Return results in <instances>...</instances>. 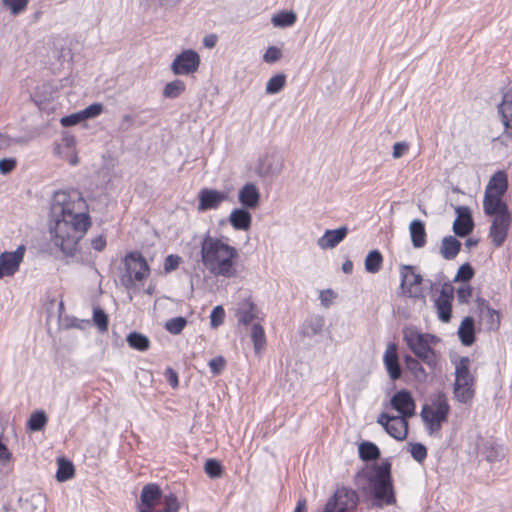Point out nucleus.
<instances>
[{"label": "nucleus", "mask_w": 512, "mask_h": 512, "mask_svg": "<svg viewBox=\"0 0 512 512\" xmlns=\"http://www.w3.org/2000/svg\"><path fill=\"white\" fill-rule=\"evenodd\" d=\"M410 144L406 141L396 142L393 145L392 158L399 159L403 157L409 150Z\"/></svg>", "instance_id": "55"}, {"label": "nucleus", "mask_w": 512, "mask_h": 512, "mask_svg": "<svg viewBox=\"0 0 512 512\" xmlns=\"http://www.w3.org/2000/svg\"><path fill=\"white\" fill-rule=\"evenodd\" d=\"M460 247L461 244L455 237L448 236L442 240L440 253L444 259L451 260L457 256Z\"/></svg>", "instance_id": "28"}, {"label": "nucleus", "mask_w": 512, "mask_h": 512, "mask_svg": "<svg viewBox=\"0 0 512 512\" xmlns=\"http://www.w3.org/2000/svg\"><path fill=\"white\" fill-rule=\"evenodd\" d=\"M408 419L403 416H394L388 413H381L377 417V423L395 440L403 441L408 435Z\"/></svg>", "instance_id": "9"}, {"label": "nucleus", "mask_w": 512, "mask_h": 512, "mask_svg": "<svg viewBox=\"0 0 512 512\" xmlns=\"http://www.w3.org/2000/svg\"><path fill=\"white\" fill-rule=\"evenodd\" d=\"M473 275H474L473 268L471 267L470 264L465 263V264L461 265L460 268L458 269V272L456 274L454 281L467 282L473 277Z\"/></svg>", "instance_id": "49"}, {"label": "nucleus", "mask_w": 512, "mask_h": 512, "mask_svg": "<svg viewBox=\"0 0 512 512\" xmlns=\"http://www.w3.org/2000/svg\"><path fill=\"white\" fill-rule=\"evenodd\" d=\"M32 501L35 503V508L39 507V511L38 512H44L45 511V508H44V497L42 495H40V494L33 495L32 496Z\"/></svg>", "instance_id": "64"}, {"label": "nucleus", "mask_w": 512, "mask_h": 512, "mask_svg": "<svg viewBox=\"0 0 512 512\" xmlns=\"http://www.w3.org/2000/svg\"><path fill=\"white\" fill-rule=\"evenodd\" d=\"M210 370L214 376L219 375L226 366V361L222 356L212 358L208 363Z\"/></svg>", "instance_id": "54"}, {"label": "nucleus", "mask_w": 512, "mask_h": 512, "mask_svg": "<svg viewBox=\"0 0 512 512\" xmlns=\"http://www.w3.org/2000/svg\"><path fill=\"white\" fill-rule=\"evenodd\" d=\"M282 57V51L276 46H270L263 55V60L266 63L272 64L277 62Z\"/></svg>", "instance_id": "52"}, {"label": "nucleus", "mask_w": 512, "mask_h": 512, "mask_svg": "<svg viewBox=\"0 0 512 512\" xmlns=\"http://www.w3.org/2000/svg\"><path fill=\"white\" fill-rule=\"evenodd\" d=\"M225 317V311L221 305L213 308L210 315V324L213 328H217L223 324Z\"/></svg>", "instance_id": "48"}, {"label": "nucleus", "mask_w": 512, "mask_h": 512, "mask_svg": "<svg viewBox=\"0 0 512 512\" xmlns=\"http://www.w3.org/2000/svg\"><path fill=\"white\" fill-rule=\"evenodd\" d=\"M165 375L167 377V381L169 382V384L173 388H176L178 386V375H177V373L173 369L167 368L166 371H165Z\"/></svg>", "instance_id": "62"}, {"label": "nucleus", "mask_w": 512, "mask_h": 512, "mask_svg": "<svg viewBox=\"0 0 512 512\" xmlns=\"http://www.w3.org/2000/svg\"><path fill=\"white\" fill-rule=\"evenodd\" d=\"M126 341L131 348L141 352L147 351L150 348L149 338L138 332L129 333Z\"/></svg>", "instance_id": "30"}, {"label": "nucleus", "mask_w": 512, "mask_h": 512, "mask_svg": "<svg viewBox=\"0 0 512 512\" xmlns=\"http://www.w3.org/2000/svg\"><path fill=\"white\" fill-rule=\"evenodd\" d=\"M63 145L71 152V155L66 158V160L71 164L72 166H75L78 164L79 159L77 156V153L75 151L76 146V139L74 136H65L62 140Z\"/></svg>", "instance_id": "44"}, {"label": "nucleus", "mask_w": 512, "mask_h": 512, "mask_svg": "<svg viewBox=\"0 0 512 512\" xmlns=\"http://www.w3.org/2000/svg\"><path fill=\"white\" fill-rule=\"evenodd\" d=\"M508 188L507 174L504 171L496 172L489 180L484 194L503 196Z\"/></svg>", "instance_id": "25"}, {"label": "nucleus", "mask_w": 512, "mask_h": 512, "mask_svg": "<svg viewBox=\"0 0 512 512\" xmlns=\"http://www.w3.org/2000/svg\"><path fill=\"white\" fill-rule=\"evenodd\" d=\"M52 243L66 255H72L91 226L87 203L76 189L55 192L51 204Z\"/></svg>", "instance_id": "1"}, {"label": "nucleus", "mask_w": 512, "mask_h": 512, "mask_svg": "<svg viewBox=\"0 0 512 512\" xmlns=\"http://www.w3.org/2000/svg\"><path fill=\"white\" fill-rule=\"evenodd\" d=\"M408 451L418 463H422L427 457V448L421 443H409Z\"/></svg>", "instance_id": "43"}, {"label": "nucleus", "mask_w": 512, "mask_h": 512, "mask_svg": "<svg viewBox=\"0 0 512 512\" xmlns=\"http://www.w3.org/2000/svg\"><path fill=\"white\" fill-rule=\"evenodd\" d=\"M457 218L453 223V231L460 237L467 236L474 227L470 209L466 206L456 208Z\"/></svg>", "instance_id": "18"}, {"label": "nucleus", "mask_w": 512, "mask_h": 512, "mask_svg": "<svg viewBox=\"0 0 512 512\" xmlns=\"http://www.w3.org/2000/svg\"><path fill=\"white\" fill-rule=\"evenodd\" d=\"M334 297H335L334 293L330 289L321 291L320 295H319L321 303L326 308H328L332 304V301H333Z\"/></svg>", "instance_id": "61"}, {"label": "nucleus", "mask_w": 512, "mask_h": 512, "mask_svg": "<svg viewBox=\"0 0 512 512\" xmlns=\"http://www.w3.org/2000/svg\"><path fill=\"white\" fill-rule=\"evenodd\" d=\"M2 5L12 16H18L27 10L30 0H1Z\"/></svg>", "instance_id": "35"}, {"label": "nucleus", "mask_w": 512, "mask_h": 512, "mask_svg": "<svg viewBox=\"0 0 512 512\" xmlns=\"http://www.w3.org/2000/svg\"><path fill=\"white\" fill-rule=\"evenodd\" d=\"M107 244L106 237L103 234L97 235L91 239V247L97 252L105 249Z\"/></svg>", "instance_id": "59"}, {"label": "nucleus", "mask_w": 512, "mask_h": 512, "mask_svg": "<svg viewBox=\"0 0 512 512\" xmlns=\"http://www.w3.org/2000/svg\"><path fill=\"white\" fill-rule=\"evenodd\" d=\"M503 196H495L484 194L483 197V210L487 216H495L502 214H509L507 204L502 199Z\"/></svg>", "instance_id": "24"}, {"label": "nucleus", "mask_w": 512, "mask_h": 512, "mask_svg": "<svg viewBox=\"0 0 512 512\" xmlns=\"http://www.w3.org/2000/svg\"><path fill=\"white\" fill-rule=\"evenodd\" d=\"M74 476V466L71 462L60 459L58 461V469L56 479L59 482H65Z\"/></svg>", "instance_id": "37"}, {"label": "nucleus", "mask_w": 512, "mask_h": 512, "mask_svg": "<svg viewBox=\"0 0 512 512\" xmlns=\"http://www.w3.org/2000/svg\"><path fill=\"white\" fill-rule=\"evenodd\" d=\"M47 416L43 411H37L31 414L28 420V428L31 431H40L47 423Z\"/></svg>", "instance_id": "40"}, {"label": "nucleus", "mask_w": 512, "mask_h": 512, "mask_svg": "<svg viewBox=\"0 0 512 512\" xmlns=\"http://www.w3.org/2000/svg\"><path fill=\"white\" fill-rule=\"evenodd\" d=\"M238 201L242 205L243 208H246V209L256 208L260 202V192H259L258 187L252 182H248V183L244 184L239 189Z\"/></svg>", "instance_id": "20"}, {"label": "nucleus", "mask_w": 512, "mask_h": 512, "mask_svg": "<svg viewBox=\"0 0 512 512\" xmlns=\"http://www.w3.org/2000/svg\"><path fill=\"white\" fill-rule=\"evenodd\" d=\"M383 258L378 250L370 251L364 262L365 270L368 273H377L381 269Z\"/></svg>", "instance_id": "33"}, {"label": "nucleus", "mask_w": 512, "mask_h": 512, "mask_svg": "<svg viewBox=\"0 0 512 512\" xmlns=\"http://www.w3.org/2000/svg\"><path fill=\"white\" fill-rule=\"evenodd\" d=\"M251 339L256 353H259L266 344L264 329L259 324H254L251 330Z\"/></svg>", "instance_id": "39"}, {"label": "nucleus", "mask_w": 512, "mask_h": 512, "mask_svg": "<svg viewBox=\"0 0 512 512\" xmlns=\"http://www.w3.org/2000/svg\"><path fill=\"white\" fill-rule=\"evenodd\" d=\"M354 483L363 492L372 493L378 501L385 504L395 501L389 463L366 466L355 475Z\"/></svg>", "instance_id": "3"}, {"label": "nucleus", "mask_w": 512, "mask_h": 512, "mask_svg": "<svg viewBox=\"0 0 512 512\" xmlns=\"http://www.w3.org/2000/svg\"><path fill=\"white\" fill-rule=\"evenodd\" d=\"M472 296V288L468 284H464L457 289V297L460 302L466 303Z\"/></svg>", "instance_id": "58"}, {"label": "nucleus", "mask_w": 512, "mask_h": 512, "mask_svg": "<svg viewBox=\"0 0 512 512\" xmlns=\"http://www.w3.org/2000/svg\"><path fill=\"white\" fill-rule=\"evenodd\" d=\"M452 293L446 289H442L439 296L435 299V308L439 320L447 323L451 319L452 312Z\"/></svg>", "instance_id": "22"}, {"label": "nucleus", "mask_w": 512, "mask_h": 512, "mask_svg": "<svg viewBox=\"0 0 512 512\" xmlns=\"http://www.w3.org/2000/svg\"><path fill=\"white\" fill-rule=\"evenodd\" d=\"M449 414L450 405L447 396L442 392L432 394L419 414L428 436L441 438V430L448 421Z\"/></svg>", "instance_id": "4"}, {"label": "nucleus", "mask_w": 512, "mask_h": 512, "mask_svg": "<svg viewBox=\"0 0 512 512\" xmlns=\"http://www.w3.org/2000/svg\"><path fill=\"white\" fill-rule=\"evenodd\" d=\"M489 237L495 247H500L505 242L512 222V215L502 214L491 217Z\"/></svg>", "instance_id": "13"}, {"label": "nucleus", "mask_w": 512, "mask_h": 512, "mask_svg": "<svg viewBox=\"0 0 512 512\" xmlns=\"http://www.w3.org/2000/svg\"><path fill=\"white\" fill-rule=\"evenodd\" d=\"M390 406L398 412L399 416L411 418L415 415L416 404L407 390L397 391L390 399Z\"/></svg>", "instance_id": "16"}, {"label": "nucleus", "mask_w": 512, "mask_h": 512, "mask_svg": "<svg viewBox=\"0 0 512 512\" xmlns=\"http://www.w3.org/2000/svg\"><path fill=\"white\" fill-rule=\"evenodd\" d=\"M296 14L293 11H283L273 15L271 22L275 27H290L296 22Z\"/></svg>", "instance_id": "34"}, {"label": "nucleus", "mask_w": 512, "mask_h": 512, "mask_svg": "<svg viewBox=\"0 0 512 512\" xmlns=\"http://www.w3.org/2000/svg\"><path fill=\"white\" fill-rule=\"evenodd\" d=\"M348 234V227L341 226L334 230H326L317 240V245L323 250L333 249L342 242Z\"/></svg>", "instance_id": "21"}, {"label": "nucleus", "mask_w": 512, "mask_h": 512, "mask_svg": "<svg viewBox=\"0 0 512 512\" xmlns=\"http://www.w3.org/2000/svg\"><path fill=\"white\" fill-rule=\"evenodd\" d=\"M26 246L19 245L14 251H5L0 254V279L13 276L23 262Z\"/></svg>", "instance_id": "11"}, {"label": "nucleus", "mask_w": 512, "mask_h": 512, "mask_svg": "<svg viewBox=\"0 0 512 512\" xmlns=\"http://www.w3.org/2000/svg\"><path fill=\"white\" fill-rule=\"evenodd\" d=\"M3 434L0 433V466H6L13 458L12 452L2 440Z\"/></svg>", "instance_id": "51"}, {"label": "nucleus", "mask_w": 512, "mask_h": 512, "mask_svg": "<svg viewBox=\"0 0 512 512\" xmlns=\"http://www.w3.org/2000/svg\"><path fill=\"white\" fill-rule=\"evenodd\" d=\"M255 305L250 299H244L238 304L236 317L240 323L248 324L255 318Z\"/></svg>", "instance_id": "27"}, {"label": "nucleus", "mask_w": 512, "mask_h": 512, "mask_svg": "<svg viewBox=\"0 0 512 512\" xmlns=\"http://www.w3.org/2000/svg\"><path fill=\"white\" fill-rule=\"evenodd\" d=\"M85 120L92 119L99 116L103 112V105L101 103H93L81 110Z\"/></svg>", "instance_id": "50"}, {"label": "nucleus", "mask_w": 512, "mask_h": 512, "mask_svg": "<svg viewBox=\"0 0 512 512\" xmlns=\"http://www.w3.org/2000/svg\"><path fill=\"white\" fill-rule=\"evenodd\" d=\"M383 364L389 378L392 381L398 380L402 375L397 346L395 343H389L383 354Z\"/></svg>", "instance_id": "17"}, {"label": "nucleus", "mask_w": 512, "mask_h": 512, "mask_svg": "<svg viewBox=\"0 0 512 512\" xmlns=\"http://www.w3.org/2000/svg\"><path fill=\"white\" fill-rule=\"evenodd\" d=\"M461 342L469 346L474 342V321L471 317H465L458 329Z\"/></svg>", "instance_id": "29"}, {"label": "nucleus", "mask_w": 512, "mask_h": 512, "mask_svg": "<svg viewBox=\"0 0 512 512\" xmlns=\"http://www.w3.org/2000/svg\"><path fill=\"white\" fill-rule=\"evenodd\" d=\"M162 491L157 484L149 483L143 486L140 503L138 505L139 512H157L156 507L161 503Z\"/></svg>", "instance_id": "14"}, {"label": "nucleus", "mask_w": 512, "mask_h": 512, "mask_svg": "<svg viewBox=\"0 0 512 512\" xmlns=\"http://www.w3.org/2000/svg\"><path fill=\"white\" fill-rule=\"evenodd\" d=\"M324 326V319L321 316H313L308 320V329L315 335L321 332Z\"/></svg>", "instance_id": "56"}, {"label": "nucleus", "mask_w": 512, "mask_h": 512, "mask_svg": "<svg viewBox=\"0 0 512 512\" xmlns=\"http://www.w3.org/2000/svg\"><path fill=\"white\" fill-rule=\"evenodd\" d=\"M400 274L403 294L414 298L422 297V276L416 273L415 269L409 265L403 266L401 268Z\"/></svg>", "instance_id": "12"}, {"label": "nucleus", "mask_w": 512, "mask_h": 512, "mask_svg": "<svg viewBox=\"0 0 512 512\" xmlns=\"http://www.w3.org/2000/svg\"><path fill=\"white\" fill-rule=\"evenodd\" d=\"M14 143V140L7 136L0 134V150L9 148Z\"/></svg>", "instance_id": "63"}, {"label": "nucleus", "mask_w": 512, "mask_h": 512, "mask_svg": "<svg viewBox=\"0 0 512 512\" xmlns=\"http://www.w3.org/2000/svg\"><path fill=\"white\" fill-rule=\"evenodd\" d=\"M498 113L504 126V134L512 137V87L504 93L498 105Z\"/></svg>", "instance_id": "19"}, {"label": "nucleus", "mask_w": 512, "mask_h": 512, "mask_svg": "<svg viewBox=\"0 0 512 512\" xmlns=\"http://www.w3.org/2000/svg\"><path fill=\"white\" fill-rule=\"evenodd\" d=\"M204 471L210 478H219L223 473L220 462L215 459H208L205 462Z\"/></svg>", "instance_id": "45"}, {"label": "nucleus", "mask_w": 512, "mask_h": 512, "mask_svg": "<svg viewBox=\"0 0 512 512\" xmlns=\"http://www.w3.org/2000/svg\"><path fill=\"white\" fill-rule=\"evenodd\" d=\"M474 386L475 379L470 373V360L467 357H461L455 363V381L453 387L455 398L461 403H468L474 396Z\"/></svg>", "instance_id": "7"}, {"label": "nucleus", "mask_w": 512, "mask_h": 512, "mask_svg": "<svg viewBox=\"0 0 512 512\" xmlns=\"http://www.w3.org/2000/svg\"><path fill=\"white\" fill-rule=\"evenodd\" d=\"M405 363H406L409 371H411V373L416 378L423 379V380L426 378L425 369L422 367V365L420 364V362L417 359L408 355L405 357Z\"/></svg>", "instance_id": "42"}, {"label": "nucleus", "mask_w": 512, "mask_h": 512, "mask_svg": "<svg viewBox=\"0 0 512 512\" xmlns=\"http://www.w3.org/2000/svg\"><path fill=\"white\" fill-rule=\"evenodd\" d=\"M358 503L359 496L355 490L340 486L318 512H355Z\"/></svg>", "instance_id": "8"}, {"label": "nucleus", "mask_w": 512, "mask_h": 512, "mask_svg": "<svg viewBox=\"0 0 512 512\" xmlns=\"http://www.w3.org/2000/svg\"><path fill=\"white\" fill-rule=\"evenodd\" d=\"M409 233L414 248H422L426 244V230L424 222L414 219L409 224Z\"/></svg>", "instance_id": "26"}, {"label": "nucleus", "mask_w": 512, "mask_h": 512, "mask_svg": "<svg viewBox=\"0 0 512 512\" xmlns=\"http://www.w3.org/2000/svg\"><path fill=\"white\" fill-rule=\"evenodd\" d=\"M229 224L236 231H248L252 225V215L246 208H236L228 217Z\"/></svg>", "instance_id": "23"}, {"label": "nucleus", "mask_w": 512, "mask_h": 512, "mask_svg": "<svg viewBox=\"0 0 512 512\" xmlns=\"http://www.w3.org/2000/svg\"><path fill=\"white\" fill-rule=\"evenodd\" d=\"M186 89L185 83L180 79L168 82L163 88V96L168 99L179 97Z\"/></svg>", "instance_id": "32"}, {"label": "nucleus", "mask_w": 512, "mask_h": 512, "mask_svg": "<svg viewBox=\"0 0 512 512\" xmlns=\"http://www.w3.org/2000/svg\"><path fill=\"white\" fill-rule=\"evenodd\" d=\"M359 456L363 460H374L380 455L379 448L372 442H363L358 448Z\"/></svg>", "instance_id": "38"}, {"label": "nucleus", "mask_w": 512, "mask_h": 512, "mask_svg": "<svg viewBox=\"0 0 512 512\" xmlns=\"http://www.w3.org/2000/svg\"><path fill=\"white\" fill-rule=\"evenodd\" d=\"M181 262V257L178 255L170 254L165 258L164 262V270L166 272H171L175 270Z\"/></svg>", "instance_id": "57"}, {"label": "nucleus", "mask_w": 512, "mask_h": 512, "mask_svg": "<svg viewBox=\"0 0 512 512\" xmlns=\"http://www.w3.org/2000/svg\"><path fill=\"white\" fill-rule=\"evenodd\" d=\"M200 62V56L195 50L186 49L176 55L171 63V71L174 75H190L198 70Z\"/></svg>", "instance_id": "10"}, {"label": "nucleus", "mask_w": 512, "mask_h": 512, "mask_svg": "<svg viewBox=\"0 0 512 512\" xmlns=\"http://www.w3.org/2000/svg\"><path fill=\"white\" fill-rule=\"evenodd\" d=\"M93 321L100 331H107L108 316L103 309L98 307L93 309Z\"/></svg>", "instance_id": "46"}, {"label": "nucleus", "mask_w": 512, "mask_h": 512, "mask_svg": "<svg viewBox=\"0 0 512 512\" xmlns=\"http://www.w3.org/2000/svg\"><path fill=\"white\" fill-rule=\"evenodd\" d=\"M125 272L120 278L122 285L128 289H139L150 275V268L145 258L137 252L129 253L124 258Z\"/></svg>", "instance_id": "6"}, {"label": "nucleus", "mask_w": 512, "mask_h": 512, "mask_svg": "<svg viewBox=\"0 0 512 512\" xmlns=\"http://www.w3.org/2000/svg\"><path fill=\"white\" fill-rule=\"evenodd\" d=\"M403 340L417 358L430 368L437 367L440 360V353L435 349L440 342L438 337L423 333L416 327H405L403 329Z\"/></svg>", "instance_id": "5"}, {"label": "nucleus", "mask_w": 512, "mask_h": 512, "mask_svg": "<svg viewBox=\"0 0 512 512\" xmlns=\"http://www.w3.org/2000/svg\"><path fill=\"white\" fill-rule=\"evenodd\" d=\"M239 251L226 240L206 234L200 242V262L214 277L234 278L238 274Z\"/></svg>", "instance_id": "2"}, {"label": "nucleus", "mask_w": 512, "mask_h": 512, "mask_svg": "<svg viewBox=\"0 0 512 512\" xmlns=\"http://www.w3.org/2000/svg\"><path fill=\"white\" fill-rule=\"evenodd\" d=\"M84 117L81 111L62 117L60 123L63 127H70L84 121Z\"/></svg>", "instance_id": "53"}, {"label": "nucleus", "mask_w": 512, "mask_h": 512, "mask_svg": "<svg viewBox=\"0 0 512 512\" xmlns=\"http://www.w3.org/2000/svg\"><path fill=\"white\" fill-rule=\"evenodd\" d=\"M228 193L215 190V189H202L198 194V211L204 212L208 210H215L220 205L228 200Z\"/></svg>", "instance_id": "15"}, {"label": "nucleus", "mask_w": 512, "mask_h": 512, "mask_svg": "<svg viewBox=\"0 0 512 512\" xmlns=\"http://www.w3.org/2000/svg\"><path fill=\"white\" fill-rule=\"evenodd\" d=\"M186 325V318L179 316L168 319L165 323V329L171 334L177 335L182 332Z\"/></svg>", "instance_id": "41"}, {"label": "nucleus", "mask_w": 512, "mask_h": 512, "mask_svg": "<svg viewBox=\"0 0 512 512\" xmlns=\"http://www.w3.org/2000/svg\"><path fill=\"white\" fill-rule=\"evenodd\" d=\"M286 84V76L284 74H277L271 77L265 87L266 94L273 95L279 93Z\"/></svg>", "instance_id": "36"}, {"label": "nucleus", "mask_w": 512, "mask_h": 512, "mask_svg": "<svg viewBox=\"0 0 512 512\" xmlns=\"http://www.w3.org/2000/svg\"><path fill=\"white\" fill-rule=\"evenodd\" d=\"M16 165V161L12 158H4L0 160V172L3 174L11 172Z\"/></svg>", "instance_id": "60"}, {"label": "nucleus", "mask_w": 512, "mask_h": 512, "mask_svg": "<svg viewBox=\"0 0 512 512\" xmlns=\"http://www.w3.org/2000/svg\"><path fill=\"white\" fill-rule=\"evenodd\" d=\"M481 318L486 322L489 330L498 329L500 325L499 313L489 305L481 307Z\"/></svg>", "instance_id": "31"}, {"label": "nucleus", "mask_w": 512, "mask_h": 512, "mask_svg": "<svg viewBox=\"0 0 512 512\" xmlns=\"http://www.w3.org/2000/svg\"><path fill=\"white\" fill-rule=\"evenodd\" d=\"M164 508L157 512H178L180 509V502L178 498L170 493L164 496Z\"/></svg>", "instance_id": "47"}]
</instances>
